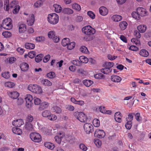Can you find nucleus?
Here are the masks:
<instances>
[{"label": "nucleus", "instance_id": "obj_1", "mask_svg": "<svg viewBox=\"0 0 151 151\" xmlns=\"http://www.w3.org/2000/svg\"><path fill=\"white\" fill-rule=\"evenodd\" d=\"M28 89L31 92L36 94H40L42 93L41 87L37 84H30L28 87Z\"/></svg>", "mask_w": 151, "mask_h": 151}, {"label": "nucleus", "instance_id": "obj_2", "mask_svg": "<svg viewBox=\"0 0 151 151\" xmlns=\"http://www.w3.org/2000/svg\"><path fill=\"white\" fill-rule=\"evenodd\" d=\"M47 20L50 24H55L58 22L59 17L56 14L52 13L48 15Z\"/></svg>", "mask_w": 151, "mask_h": 151}, {"label": "nucleus", "instance_id": "obj_3", "mask_svg": "<svg viewBox=\"0 0 151 151\" xmlns=\"http://www.w3.org/2000/svg\"><path fill=\"white\" fill-rule=\"evenodd\" d=\"M18 2L16 1H13L10 3L9 0H5L4 2V9L8 11L11 8L14 7L18 6Z\"/></svg>", "mask_w": 151, "mask_h": 151}, {"label": "nucleus", "instance_id": "obj_4", "mask_svg": "<svg viewBox=\"0 0 151 151\" xmlns=\"http://www.w3.org/2000/svg\"><path fill=\"white\" fill-rule=\"evenodd\" d=\"M43 117L47 118L50 121L55 120L57 118V116L54 114L51 113V112L48 110H45L43 111L42 114Z\"/></svg>", "mask_w": 151, "mask_h": 151}, {"label": "nucleus", "instance_id": "obj_5", "mask_svg": "<svg viewBox=\"0 0 151 151\" xmlns=\"http://www.w3.org/2000/svg\"><path fill=\"white\" fill-rule=\"evenodd\" d=\"M73 115L81 122H85L87 121V117L83 112H76L73 113Z\"/></svg>", "mask_w": 151, "mask_h": 151}, {"label": "nucleus", "instance_id": "obj_6", "mask_svg": "<svg viewBox=\"0 0 151 151\" xmlns=\"http://www.w3.org/2000/svg\"><path fill=\"white\" fill-rule=\"evenodd\" d=\"M24 14L25 16L24 18L26 19L27 24L29 26L32 25L35 21L34 15L32 14H28L24 12Z\"/></svg>", "mask_w": 151, "mask_h": 151}, {"label": "nucleus", "instance_id": "obj_7", "mask_svg": "<svg viewBox=\"0 0 151 151\" xmlns=\"http://www.w3.org/2000/svg\"><path fill=\"white\" fill-rule=\"evenodd\" d=\"M11 19L9 17L3 20L2 24L4 29L10 30L12 29V25Z\"/></svg>", "mask_w": 151, "mask_h": 151}, {"label": "nucleus", "instance_id": "obj_8", "mask_svg": "<svg viewBox=\"0 0 151 151\" xmlns=\"http://www.w3.org/2000/svg\"><path fill=\"white\" fill-rule=\"evenodd\" d=\"M82 31L85 34L88 35H93L95 32V29L90 26L84 27L82 28Z\"/></svg>", "mask_w": 151, "mask_h": 151}, {"label": "nucleus", "instance_id": "obj_9", "mask_svg": "<svg viewBox=\"0 0 151 151\" xmlns=\"http://www.w3.org/2000/svg\"><path fill=\"white\" fill-rule=\"evenodd\" d=\"M30 137L32 140L36 142H39L42 140L40 135L36 132L32 133L30 134Z\"/></svg>", "mask_w": 151, "mask_h": 151}, {"label": "nucleus", "instance_id": "obj_10", "mask_svg": "<svg viewBox=\"0 0 151 151\" xmlns=\"http://www.w3.org/2000/svg\"><path fill=\"white\" fill-rule=\"evenodd\" d=\"M84 131L87 134L92 133L93 131V127L92 124L90 123H86L83 126Z\"/></svg>", "mask_w": 151, "mask_h": 151}, {"label": "nucleus", "instance_id": "obj_11", "mask_svg": "<svg viewBox=\"0 0 151 151\" xmlns=\"http://www.w3.org/2000/svg\"><path fill=\"white\" fill-rule=\"evenodd\" d=\"M139 16L145 17L147 15V12L146 10L142 7H139L136 10Z\"/></svg>", "mask_w": 151, "mask_h": 151}, {"label": "nucleus", "instance_id": "obj_12", "mask_svg": "<svg viewBox=\"0 0 151 151\" xmlns=\"http://www.w3.org/2000/svg\"><path fill=\"white\" fill-rule=\"evenodd\" d=\"M105 134L103 130H101L97 129L95 132L94 135L100 138L104 137L105 136Z\"/></svg>", "mask_w": 151, "mask_h": 151}, {"label": "nucleus", "instance_id": "obj_13", "mask_svg": "<svg viewBox=\"0 0 151 151\" xmlns=\"http://www.w3.org/2000/svg\"><path fill=\"white\" fill-rule=\"evenodd\" d=\"M24 124L23 120L21 119H16L12 122L13 125L16 127H20Z\"/></svg>", "mask_w": 151, "mask_h": 151}, {"label": "nucleus", "instance_id": "obj_14", "mask_svg": "<svg viewBox=\"0 0 151 151\" xmlns=\"http://www.w3.org/2000/svg\"><path fill=\"white\" fill-rule=\"evenodd\" d=\"M18 27L19 31L20 33H24L26 30V26L24 24L19 23Z\"/></svg>", "mask_w": 151, "mask_h": 151}, {"label": "nucleus", "instance_id": "obj_15", "mask_svg": "<svg viewBox=\"0 0 151 151\" xmlns=\"http://www.w3.org/2000/svg\"><path fill=\"white\" fill-rule=\"evenodd\" d=\"M24 129L27 131H32L33 129L32 125L30 123L26 122L24 127Z\"/></svg>", "mask_w": 151, "mask_h": 151}, {"label": "nucleus", "instance_id": "obj_16", "mask_svg": "<svg viewBox=\"0 0 151 151\" xmlns=\"http://www.w3.org/2000/svg\"><path fill=\"white\" fill-rule=\"evenodd\" d=\"M115 120L118 123H121L122 122V114L119 112H117L115 113L114 115Z\"/></svg>", "mask_w": 151, "mask_h": 151}, {"label": "nucleus", "instance_id": "obj_17", "mask_svg": "<svg viewBox=\"0 0 151 151\" xmlns=\"http://www.w3.org/2000/svg\"><path fill=\"white\" fill-rule=\"evenodd\" d=\"M7 93L9 96L13 99H16L19 96V93L16 91L9 92Z\"/></svg>", "mask_w": 151, "mask_h": 151}, {"label": "nucleus", "instance_id": "obj_18", "mask_svg": "<svg viewBox=\"0 0 151 151\" xmlns=\"http://www.w3.org/2000/svg\"><path fill=\"white\" fill-rule=\"evenodd\" d=\"M100 14L102 16H105L108 13V10L104 6L101 7L99 9Z\"/></svg>", "mask_w": 151, "mask_h": 151}, {"label": "nucleus", "instance_id": "obj_19", "mask_svg": "<svg viewBox=\"0 0 151 151\" xmlns=\"http://www.w3.org/2000/svg\"><path fill=\"white\" fill-rule=\"evenodd\" d=\"M71 101L76 104L79 105L81 106H83L84 104V102L82 100H76L75 98H71L70 99Z\"/></svg>", "mask_w": 151, "mask_h": 151}, {"label": "nucleus", "instance_id": "obj_20", "mask_svg": "<svg viewBox=\"0 0 151 151\" xmlns=\"http://www.w3.org/2000/svg\"><path fill=\"white\" fill-rule=\"evenodd\" d=\"M111 80L114 82L118 83L121 81L122 78L117 76L112 75L111 77Z\"/></svg>", "mask_w": 151, "mask_h": 151}, {"label": "nucleus", "instance_id": "obj_21", "mask_svg": "<svg viewBox=\"0 0 151 151\" xmlns=\"http://www.w3.org/2000/svg\"><path fill=\"white\" fill-rule=\"evenodd\" d=\"M29 67L28 65L25 62L22 63L20 65L21 70L23 71H27L28 70Z\"/></svg>", "mask_w": 151, "mask_h": 151}, {"label": "nucleus", "instance_id": "obj_22", "mask_svg": "<svg viewBox=\"0 0 151 151\" xmlns=\"http://www.w3.org/2000/svg\"><path fill=\"white\" fill-rule=\"evenodd\" d=\"M51 109L53 112L56 114H59L62 112V110L60 108L57 106H53Z\"/></svg>", "mask_w": 151, "mask_h": 151}, {"label": "nucleus", "instance_id": "obj_23", "mask_svg": "<svg viewBox=\"0 0 151 151\" xmlns=\"http://www.w3.org/2000/svg\"><path fill=\"white\" fill-rule=\"evenodd\" d=\"M137 28L140 32L144 33L146 31L147 27L145 25L141 24L137 26Z\"/></svg>", "mask_w": 151, "mask_h": 151}, {"label": "nucleus", "instance_id": "obj_24", "mask_svg": "<svg viewBox=\"0 0 151 151\" xmlns=\"http://www.w3.org/2000/svg\"><path fill=\"white\" fill-rule=\"evenodd\" d=\"M63 135L62 133H60L58 135L55 137V141L58 144H60L61 141V139L63 137Z\"/></svg>", "mask_w": 151, "mask_h": 151}, {"label": "nucleus", "instance_id": "obj_25", "mask_svg": "<svg viewBox=\"0 0 151 151\" xmlns=\"http://www.w3.org/2000/svg\"><path fill=\"white\" fill-rule=\"evenodd\" d=\"M44 145L45 147L50 150L53 149L55 147L54 145L50 142H45Z\"/></svg>", "mask_w": 151, "mask_h": 151}, {"label": "nucleus", "instance_id": "obj_26", "mask_svg": "<svg viewBox=\"0 0 151 151\" xmlns=\"http://www.w3.org/2000/svg\"><path fill=\"white\" fill-rule=\"evenodd\" d=\"M128 24L125 21H122L119 24V27L122 30H124L127 28Z\"/></svg>", "mask_w": 151, "mask_h": 151}, {"label": "nucleus", "instance_id": "obj_27", "mask_svg": "<svg viewBox=\"0 0 151 151\" xmlns=\"http://www.w3.org/2000/svg\"><path fill=\"white\" fill-rule=\"evenodd\" d=\"M41 83L43 85L47 86H51L52 85V83L50 81L46 79L42 80Z\"/></svg>", "mask_w": 151, "mask_h": 151}, {"label": "nucleus", "instance_id": "obj_28", "mask_svg": "<svg viewBox=\"0 0 151 151\" xmlns=\"http://www.w3.org/2000/svg\"><path fill=\"white\" fill-rule=\"evenodd\" d=\"M122 18V17L119 15H113L111 19L113 20L115 22H118L121 20Z\"/></svg>", "mask_w": 151, "mask_h": 151}, {"label": "nucleus", "instance_id": "obj_29", "mask_svg": "<svg viewBox=\"0 0 151 151\" xmlns=\"http://www.w3.org/2000/svg\"><path fill=\"white\" fill-rule=\"evenodd\" d=\"M139 54L142 56L147 57L149 55V53L145 49L141 50L139 52Z\"/></svg>", "mask_w": 151, "mask_h": 151}, {"label": "nucleus", "instance_id": "obj_30", "mask_svg": "<svg viewBox=\"0 0 151 151\" xmlns=\"http://www.w3.org/2000/svg\"><path fill=\"white\" fill-rule=\"evenodd\" d=\"M83 83L86 86L88 87L93 83V82L90 80H85L83 81Z\"/></svg>", "mask_w": 151, "mask_h": 151}, {"label": "nucleus", "instance_id": "obj_31", "mask_svg": "<svg viewBox=\"0 0 151 151\" xmlns=\"http://www.w3.org/2000/svg\"><path fill=\"white\" fill-rule=\"evenodd\" d=\"M12 131L14 133L18 135L21 134L22 132V130L16 127L13 128Z\"/></svg>", "mask_w": 151, "mask_h": 151}, {"label": "nucleus", "instance_id": "obj_32", "mask_svg": "<svg viewBox=\"0 0 151 151\" xmlns=\"http://www.w3.org/2000/svg\"><path fill=\"white\" fill-rule=\"evenodd\" d=\"M53 6L55 8V12L60 13L61 11L62 8L60 5L57 4H54Z\"/></svg>", "mask_w": 151, "mask_h": 151}, {"label": "nucleus", "instance_id": "obj_33", "mask_svg": "<svg viewBox=\"0 0 151 151\" xmlns=\"http://www.w3.org/2000/svg\"><path fill=\"white\" fill-rule=\"evenodd\" d=\"M63 13L65 14H71L73 13V10L69 8H64L62 10Z\"/></svg>", "mask_w": 151, "mask_h": 151}, {"label": "nucleus", "instance_id": "obj_34", "mask_svg": "<svg viewBox=\"0 0 151 151\" xmlns=\"http://www.w3.org/2000/svg\"><path fill=\"white\" fill-rule=\"evenodd\" d=\"M111 69H109L106 67L102 68L101 70V71L104 74H107L111 73Z\"/></svg>", "mask_w": 151, "mask_h": 151}, {"label": "nucleus", "instance_id": "obj_35", "mask_svg": "<svg viewBox=\"0 0 151 151\" xmlns=\"http://www.w3.org/2000/svg\"><path fill=\"white\" fill-rule=\"evenodd\" d=\"M35 45L33 43H27L25 44V47L27 49H32L35 47Z\"/></svg>", "mask_w": 151, "mask_h": 151}, {"label": "nucleus", "instance_id": "obj_36", "mask_svg": "<svg viewBox=\"0 0 151 151\" xmlns=\"http://www.w3.org/2000/svg\"><path fill=\"white\" fill-rule=\"evenodd\" d=\"M79 60L81 63H87L88 61V59L84 56H82L79 57Z\"/></svg>", "mask_w": 151, "mask_h": 151}, {"label": "nucleus", "instance_id": "obj_37", "mask_svg": "<svg viewBox=\"0 0 151 151\" xmlns=\"http://www.w3.org/2000/svg\"><path fill=\"white\" fill-rule=\"evenodd\" d=\"M49 106V104L46 102H44L41 103L40 106V109L43 110L47 108Z\"/></svg>", "mask_w": 151, "mask_h": 151}, {"label": "nucleus", "instance_id": "obj_38", "mask_svg": "<svg viewBox=\"0 0 151 151\" xmlns=\"http://www.w3.org/2000/svg\"><path fill=\"white\" fill-rule=\"evenodd\" d=\"M43 1L42 0H40L37 1L35 3L34 6L35 8H39L42 4Z\"/></svg>", "mask_w": 151, "mask_h": 151}, {"label": "nucleus", "instance_id": "obj_39", "mask_svg": "<svg viewBox=\"0 0 151 151\" xmlns=\"http://www.w3.org/2000/svg\"><path fill=\"white\" fill-rule=\"evenodd\" d=\"M69 42V39L68 38H65L62 40V45L63 46H67Z\"/></svg>", "mask_w": 151, "mask_h": 151}, {"label": "nucleus", "instance_id": "obj_40", "mask_svg": "<svg viewBox=\"0 0 151 151\" xmlns=\"http://www.w3.org/2000/svg\"><path fill=\"white\" fill-rule=\"evenodd\" d=\"M71 63L74 65L78 66H80L81 65V63L78 60H73L71 61Z\"/></svg>", "mask_w": 151, "mask_h": 151}, {"label": "nucleus", "instance_id": "obj_41", "mask_svg": "<svg viewBox=\"0 0 151 151\" xmlns=\"http://www.w3.org/2000/svg\"><path fill=\"white\" fill-rule=\"evenodd\" d=\"M93 124L95 127H98L100 125V121L97 119H93Z\"/></svg>", "mask_w": 151, "mask_h": 151}, {"label": "nucleus", "instance_id": "obj_42", "mask_svg": "<svg viewBox=\"0 0 151 151\" xmlns=\"http://www.w3.org/2000/svg\"><path fill=\"white\" fill-rule=\"evenodd\" d=\"M43 55L42 54L37 55L35 58V61L36 62L39 63L42 60Z\"/></svg>", "mask_w": 151, "mask_h": 151}, {"label": "nucleus", "instance_id": "obj_43", "mask_svg": "<svg viewBox=\"0 0 151 151\" xmlns=\"http://www.w3.org/2000/svg\"><path fill=\"white\" fill-rule=\"evenodd\" d=\"M75 46V43L74 42H69L67 46V48L68 50H71L73 49Z\"/></svg>", "mask_w": 151, "mask_h": 151}, {"label": "nucleus", "instance_id": "obj_44", "mask_svg": "<svg viewBox=\"0 0 151 151\" xmlns=\"http://www.w3.org/2000/svg\"><path fill=\"white\" fill-rule=\"evenodd\" d=\"M32 96L29 94L27 95L25 98V100L26 102H32Z\"/></svg>", "mask_w": 151, "mask_h": 151}, {"label": "nucleus", "instance_id": "obj_45", "mask_svg": "<svg viewBox=\"0 0 151 151\" xmlns=\"http://www.w3.org/2000/svg\"><path fill=\"white\" fill-rule=\"evenodd\" d=\"M72 7L73 9L79 11L81 10V7L80 6L76 3H73L72 5Z\"/></svg>", "mask_w": 151, "mask_h": 151}, {"label": "nucleus", "instance_id": "obj_46", "mask_svg": "<svg viewBox=\"0 0 151 151\" xmlns=\"http://www.w3.org/2000/svg\"><path fill=\"white\" fill-rule=\"evenodd\" d=\"M4 85L6 87L10 88H12L14 86L15 84L13 82H7L5 83Z\"/></svg>", "mask_w": 151, "mask_h": 151}, {"label": "nucleus", "instance_id": "obj_47", "mask_svg": "<svg viewBox=\"0 0 151 151\" xmlns=\"http://www.w3.org/2000/svg\"><path fill=\"white\" fill-rule=\"evenodd\" d=\"M135 118L137 121L139 123H141L142 121V118L140 116V114L139 113H137L135 114Z\"/></svg>", "mask_w": 151, "mask_h": 151}, {"label": "nucleus", "instance_id": "obj_48", "mask_svg": "<svg viewBox=\"0 0 151 151\" xmlns=\"http://www.w3.org/2000/svg\"><path fill=\"white\" fill-rule=\"evenodd\" d=\"M41 130L43 132L47 135H49L51 134L52 131L51 130L47 129L46 128L44 127V128H42Z\"/></svg>", "mask_w": 151, "mask_h": 151}, {"label": "nucleus", "instance_id": "obj_49", "mask_svg": "<svg viewBox=\"0 0 151 151\" xmlns=\"http://www.w3.org/2000/svg\"><path fill=\"white\" fill-rule=\"evenodd\" d=\"M133 116L132 113L129 114L126 118V120L127 122H132V121L133 119Z\"/></svg>", "mask_w": 151, "mask_h": 151}, {"label": "nucleus", "instance_id": "obj_50", "mask_svg": "<svg viewBox=\"0 0 151 151\" xmlns=\"http://www.w3.org/2000/svg\"><path fill=\"white\" fill-rule=\"evenodd\" d=\"M131 41L132 42L135 44L139 46L140 45V41L138 38H132L131 40Z\"/></svg>", "mask_w": 151, "mask_h": 151}, {"label": "nucleus", "instance_id": "obj_51", "mask_svg": "<svg viewBox=\"0 0 151 151\" xmlns=\"http://www.w3.org/2000/svg\"><path fill=\"white\" fill-rule=\"evenodd\" d=\"M80 51L82 53H87L88 51L87 48L85 46H82L80 48Z\"/></svg>", "mask_w": 151, "mask_h": 151}, {"label": "nucleus", "instance_id": "obj_52", "mask_svg": "<svg viewBox=\"0 0 151 151\" xmlns=\"http://www.w3.org/2000/svg\"><path fill=\"white\" fill-rule=\"evenodd\" d=\"M77 72L78 74L82 75H85L86 74V71L82 68H80L78 69Z\"/></svg>", "mask_w": 151, "mask_h": 151}, {"label": "nucleus", "instance_id": "obj_53", "mask_svg": "<svg viewBox=\"0 0 151 151\" xmlns=\"http://www.w3.org/2000/svg\"><path fill=\"white\" fill-rule=\"evenodd\" d=\"M1 76L6 79H8L10 77L9 73L8 72H4L2 73Z\"/></svg>", "mask_w": 151, "mask_h": 151}, {"label": "nucleus", "instance_id": "obj_54", "mask_svg": "<svg viewBox=\"0 0 151 151\" xmlns=\"http://www.w3.org/2000/svg\"><path fill=\"white\" fill-rule=\"evenodd\" d=\"M33 119V116L30 115L29 114L27 115L26 117V122H28L29 123L32 122Z\"/></svg>", "mask_w": 151, "mask_h": 151}, {"label": "nucleus", "instance_id": "obj_55", "mask_svg": "<svg viewBox=\"0 0 151 151\" xmlns=\"http://www.w3.org/2000/svg\"><path fill=\"white\" fill-rule=\"evenodd\" d=\"M55 36V32L54 31H50L48 33V37L50 38H53Z\"/></svg>", "mask_w": 151, "mask_h": 151}, {"label": "nucleus", "instance_id": "obj_56", "mask_svg": "<svg viewBox=\"0 0 151 151\" xmlns=\"http://www.w3.org/2000/svg\"><path fill=\"white\" fill-rule=\"evenodd\" d=\"M87 14L89 17L91 19H95V14L92 11H88L87 12Z\"/></svg>", "mask_w": 151, "mask_h": 151}, {"label": "nucleus", "instance_id": "obj_57", "mask_svg": "<svg viewBox=\"0 0 151 151\" xmlns=\"http://www.w3.org/2000/svg\"><path fill=\"white\" fill-rule=\"evenodd\" d=\"M34 104L35 105H39L41 102V101L40 99L36 97L34 98Z\"/></svg>", "mask_w": 151, "mask_h": 151}, {"label": "nucleus", "instance_id": "obj_58", "mask_svg": "<svg viewBox=\"0 0 151 151\" xmlns=\"http://www.w3.org/2000/svg\"><path fill=\"white\" fill-rule=\"evenodd\" d=\"M16 60V58L12 57L8 58L7 59V62L10 64L14 63Z\"/></svg>", "mask_w": 151, "mask_h": 151}, {"label": "nucleus", "instance_id": "obj_59", "mask_svg": "<svg viewBox=\"0 0 151 151\" xmlns=\"http://www.w3.org/2000/svg\"><path fill=\"white\" fill-rule=\"evenodd\" d=\"M35 40L37 42H43L45 40V37L42 36H38L36 37Z\"/></svg>", "mask_w": 151, "mask_h": 151}, {"label": "nucleus", "instance_id": "obj_60", "mask_svg": "<svg viewBox=\"0 0 151 151\" xmlns=\"http://www.w3.org/2000/svg\"><path fill=\"white\" fill-rule=\"evenodd\" d=\"M105 67L111 69V68L114 65V63H113L106 62L105 63Z\"/></svg>", "mask_w": 151, "mask_h": 151}, {"label": "nucleus", "instance_id": "obj_61", "mask_svg": "<svg viewBox=\"0 0 151 151\" xmlns=\"http://www.w3.org/2000/svg\"><path fill=\"white\" fill-rule=\"evenodd\" d=\"M94 77L96 78L102 79L104 78V75L101 73H98L94 75Z\"/></svg>", "mask_w": 151, "mask_h": 151}, {"label": "nucleus", "instance_id": "obj_62", "mask_svg": "<svg viewBox=\"0 0 151 151\" xmlns=\"http://www.w3.org/2000/svg\"><path fill=\"white\" fill-rule=\"evenodd\" d=\"M94 142L96 145L98 147H100L102 144L101 141L99 139L94 140Z\"/></svg>", "mask_w": 151, "mask_h": 151}, {"label": "nucleus", "instance_id": "obj_63", "mask_svg": "<svg viewBox=\"0 0 151 151\" xmlns=\"http://www.w3.org/2000/svg\"><path fill=\"white\" fill-rule=\"evenodd\" d=\"M2 35L5 37H9L11 36L12 34L11 32H8L5 31L4 32L2 33Z\"/></svg>", "mask_w": 151, "mask_h": 151}, {"label": "nucleus", "instance_id": "obj_64", "mask_svg": "<svg viewBox=\"0 0 151 151\" xmlns=\"http://www.w3.org/2000/svg\"><path fill=\"white\" fill-rule=\"evenodd\" d=\"M79 148L83 151H86L88 149L87 147L83 144H81L80 145Z\"/></svg>", "mask_w": 151, "mask_h": 151}]
</instances>
